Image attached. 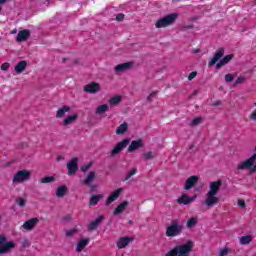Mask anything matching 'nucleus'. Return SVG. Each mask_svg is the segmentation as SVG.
<instances>
[{
	"label": "nucleus",
	"instance_id": "09e8293b",
	"mask_svg": "<svg viewBox=\"0 0 256 256\" xmlns=\"http://www.w3.org/2000/svg\"><path fill=\"white\" fill-rule=\"evenodd\" d=\"M157 95V92H152V93H150L149 95H148V97H147V100L148 101H151L152 99H153V97H155Z\"/></svg>",
	"mask_w": 256,
	"mask_h": 256
},
{
	"label": "nucleus",
	"instance_id": "c03bdc74",
	"mask_svg": "<svg viewBox=\"0 0 256 256\" xmlns=\"http://www.w3.org/2000/svg\"><path fill=\"white\" fill-rule=\"evenodd\" d=\"M75 233H77V230L75 229L66 230V237H72Z\"/></svg>",
	"mask_w": 256,
	"mask_h": 256
},
{
	"label": "nucleus",
	"instance_id": "b1692460",
	"mask_svg": "<svg viewBox=\"0 0 256 256\" xmlns=\"http://www.w3.org/2000/svg\"><path fill=\"white\" fill-rule=\"evenodd\" d=\"M123 101V96L121 95H114L109 100L108 103L110 107H116V105H119Z\"/></svg>",
	"mask_w": 256,
	"mask_h": 256
},
{
	"label": "nucleus",
	"instance_id": "72a5a7b5",
	"mask_svg": "<svg viewBox=\"0 0 256 256\" xmlns=\"http://www.w3.org/2000/svg\"><path fill=\"white\" fill-rule=\"evenodd\" d=\"M231 253V248L225 246L219 249L218 256H228Z\"/></svg>",
	"mask_w": 256,
	"mask_h": 256
},
{
	"label": "nucleus",
	"instance_id": "3c124183",
	"mask_svg": "<svg viewBox=\"0 0 256 256\" xmlns=\"http://www.w3.org/2000/svg\"><path fill=\"white\" fill-rule=\"evenodd\" d=\"M7 0H0V12L3 9L2 5H4V3H6Z\"/></svg>",
	"mask_w": 256,
	"mask_h": 256
},
{
	"label": "nucleus",
	"instance_id": "bb28decb",
	"mask_svg": "<svg viewBox=\"0 0 256 256\" xmlns=\"http://www.w3.org/2000/svg\"><path fill=\"white\" fill-rule=\"evenodd\" d=\"M197 223H199V218H197L196 216L190 217L186 221V227H187V229H193V228L197 227Z\"/></svg>",
	"mask_w": 256,
	"mask_h": 256
},
{
	"label": "nucleus",
	"instance_id": "412c9836",
	"mask_svg": "<svg viewBox=\"0 0 256 256\" xmlns=\"http://www.w3.org/2000/svg\"><path fill=\"white\" fill-rule=\"evenodd\" d=\"M143 147V140L138 139L131 142L127 151L128 153H133V151H137V149H141Z\"/></svg>",
	"mask_w": 256,
	"mask_h": 256
},
{
	"label": "nucleus",
	"instance_id": "9b49d317",
	"mask_svg": "<svg viewBox=\"0 0 256 256\" xmlns=\"http://www.w3.org/2000/svg\"><path fill=\"white\" fill-rule=\"evenodd\" d=\"M79 159L72 158L71 161L67 163L68 175H75L79 171Z\"/></svg>",
	"mask_w": 256,
	"mask_h": 256
},
{
	"label": "nucleus",
	"instance_id": "a18cd8bd",
	"mask_svg": "<svg viewBox=\"0 0 256 256\" xmlns=\"http://www.w3.org/2000/svg\"><path fill=\"white\" fill-rule=\"evenodd\" d=\"M197 77V72H191L188 76L189 81H193Z\"/></svg>",
	"mask_w": 256,
	"mask_h": 256
},
{
	"label": "nucleus",
	"instance_id": "2eb2a0df",
	"mask_svg": "<svg viewBox=\"0 0 256 256\" xmlns=\"http://www.w3.org/2000/svg\"><path fill=\"white\" fill-rule=\"evenodd\" d=\"M121 193H123V188H118L114 190L107 198L106 205H111V203H114V201H117L119 197L121 196Z\"/></svg>",
	"mask_w": 256,
	"mask_h": 256
},
{
	"label": "nucleus",
	"instance_id": "603ef678",
	"mask_svg": "<svg viewBox=\"0 0 256 256\" xmlns=\"http://www.w3.org/2000/svg\"><path fill=\"white\" fill-rule=\"evenodd\" d=\"M199 49L193 50L192 53H199Z\"/></svg>",
	"mask_w": 256,
	"mask_h": 256
},
{
	"label": "nucleus",
	"instance_id": "f704fd0d",
	"mask_svg": "<svg viewBox=\"0 0 256 256\" xmlns=\"http://www.w3.org/2000/svg\"><path fill=\"white\" fill-rule=\"evenodd\" d=\"M54 181H55V176H46L41 179L40 183L47 184V183H54Z\"/></svg>",
	"mask_w": 256,
	"mask_h": 256
},
{
	"label": "nucleus",
	"instance_id": "dca6fc26",
	"mask_svg": "<svg viewBox=\"0 0 256 256\" xmlns=\"http://www.w3.org/2000/svg\"><path fill=\"white\" fill-rule=\"evenodd\" d=\"M130 243H133V238L131 237H121L116 242V247L118 249H125Z\"/></svg>",
	"mask_w": 256,
	"mask_h": 256
},
{
	"label": "nucleus",
	"instance_id": "ea45409f",
	"mask_svg": "<svg viewBox=\"0 0 256 256\" xmlns=\"http://www.w3.org/2000/svg\"><path fill=\"white\" fill-rule=\"evenodd\" d=\"M93 164L90 162V163H87V164H85V165H83L82 167H81V171H83L84 173L85 172H87V171H89V169H91V166H92Z\"/></svg>",
	"mask_w": 256,
	"mask_h": 256
},
{
	"label": "nucleus",
	"instance_id": "c9c22d12",
	"mask_svg": "<svg viewBox=\"0 0 256 256\" xmlns=\"http://www.w3.org/2000/svg\"><path fill=\"white\" fill-rule=\"evenodd\" d=\"M16 203L19 207H25V205H27V200H25L24 198H18L16 200Z\"/></svg>",
	"mask_w": 256,
	"mask_h": 256
},
{
	"label": "nucleus",
	"instance_id": "37998d69",
	"mask_svg": "<svg viewBox=\"0 0 256 256\" xmlns=\"http://www.w3.org/2000/svg\"><path fill=\"white\" fill-rule=\"evenodd\" d=\"M11 67V64H9L8 62H5L1 65V70L2 71H9V68Z\"/></svg>",
	"mask_w": 256,
	"mask_h": 256
},
{
	"label": "nucleus",
	"instance_id": "ddd939ff",
	"mask_svg": "<svg viewBox=\"0 0 256 256\" xmlns=\"http://www.w3.org/2000/svg\"><path fill=\"white\" fill-rule=\"evenodd\" d=\"M38 223L39 218H31L23 223L22 229H24V231H33Z\"/></svg>",
	"mask_w": 256,
	"mask_h": 256
},
{
	"label": "nucleus",
	"instance_id": "9d476101",
	"mask_svg": "<svg viewBox=\"0 0 256 256\" xmlns=\"http://www.w3.org/2000/svg\"><path fill=\"white\" fill-rule=\"evenodd\" d=\"M78 119H79V114L77 113L70 114L62 120V127L69 128L71 125H75Z\"/></svg>",
	"mask_w": 256,
	"mask_h": 256
},
{
	"label": "nucleus",
	"instance_id": "423d86ee",
	"mask_svg": "<svg viewBox=\"0 0 256 256\" xmlns=\"http://www.w3.org/2000/svg\"><path fill=\"white\" fill-rule=\"evenodd\" d=\"M31 179V171L24 169L19 170L16 172L12 178L13 185H19L21 183H26V181H29Z\"/></svg>",
	"mask_w": 256,
	"mask_h": 256
},
{
	"label": "nucleus",
	"instance_id": "6e6552de",
	"mask_svg": "<svg viewBox=\"0 0 256 256\" xmlns=\"http://www.w3.org/2000/svg\"><path fill=\"white\" fill-rule=\"evenodd\" d=\"M11 249H15V242L7 241V237L5 235L0 236V255H5V253H9Z\"/></svg>",
	"mask_w": 256,
	"mask_h": 256
},
{
	"label": "nucleus",
	"instance_id": "f3484780",
	"mask_svg": "<svg viewBox=\"0 0 256 256\" xmlns=\"http://www.w3.org/2000/svg\"><path fill=\"white\" fill-rule=\"evenodd\" d=\"M131 67H133V62H126V63L118 64L115 67V73L117 75H119V73H125V71H129V69H131Z\"/></svg>",
	"mask_w": 256,
	"mask_h": 256
},
{
	"label": "nucleus",
	"instance_id": "f03ea898",
	"mask_svg": "<svg viewBox=\"0 0 256 256\" xmlns=\"http://www.w3.org/2000/svg\"><path fill=\"white\" fill-rule=\"evenodd\" d=\"M223 55H225V49L218 48L208 63L209 67L216 65V69H221V67H225L227 63L233 60V54H228L224 57Z\"/></svg>",
	"mask_w": 256,
	"mask_h": 256
},
{
	"label": "nucleus",
	"instance_id": "2f4dec72",
	"mask_svg": "<svg viewBox=\"0 0 256 256\" xmlns=\"http://www.w3.org/2000/svg\"><path fill=\"white\" fill-rule=\"evenodd\" d=\"M95 177H96L95 172L91 171L90 173H88L86 179L84 180V185H91V183L95 181Z\"/></svg>",
	"mask_w": 256,
	"mask_h": 256
},
{
	"label": "nucleus",
	"instance_id": "393cba45",
	"mask_svg": "<svg viewBox=\"0 0 256 256\" xmlns=\"http://www.w3.org/2000/svg\"><path fill=\"white\" fill-rule=\"evenodd\" d=\"M129 206V202L124 201L120 203L114 210V215H121V213L125 212V209Z\"/></svg>",
	"mask_w": 256,
	"mask_h": 256
},
{
	"label": "nucleus",
	"instance_id": "c85d7f7f",
	"mask_svg": "<svg viewBox=\"0 0 256 256\" xmlns=\"http://www.w3.org/2000/svg\"><path fill=\"white\" fill-rule=\"evenodd\" d=\"M103 221V216H99L98 218H96L95 220H93L89 225H88V229L89 231H94V229L96 227H99V223H101Z\"/></svg>",
	"mask_w": 256,
	"mask_h": 256
},
{
	"label": "nucleus",
	"instance_id": "5701e85b",
	"mask_svg": "<svg viewBox=\"0 0 256 256\" xmlns=\"http://www.w3.org/2000/svg\"><path fill=\"white\" fill-rule=\"evenodd\" d=\"M29 30H22L18 33L16 41H18V43H23V41H27L29 39Z\"/></svg>",
	"mask_w": 256,
	"mask_h": 256
},
{
	"label": "nucleus",
	"instance_id": "58836bf2",
	"mask_svg": "<svg viewBox=\"0 0 256 256\" xmlns=\"http://www.w3.org/2000/svg\"><path fill=\"white\" fill-rule=\"evenodd\" d=\"M136 174H137V168H132L126 175V179H131V177H133V175H136Z\"/></svg>",
	"mask_w": 256,
	"mask_h": 256
},
{
	"label": "nucleus",
	"instance_id": "0eeeda50",
	"mask_svg": "<svg viewBox=\"0 0 256 256\" xmlns=\"http://www.w3.org/2000/svg\"><path fill=\"white\" fill-rule=\"evenodd\" d=\"M181 231H183V225L177 221H173L166 229V237H177L181 235Z\"/></svg>",
	"mask_w": 256,
	"mask_h": 256
},
{
	"label": "nucleus",
	"instance_id": "f257e3e1",
	"mask_svg": "<svg viewBox=\"0 0 256 256\" xmlns=\"http://www.w3.org/2000/svg\"><path fill=\"white\" fill-rule=\"evenodd\" d=\"M222 185L223 182H221V180L209 183L208 191L204 200V203L207 207H215V205H219V202L221 201V197H219V191H221Z\"/></svg>",
	"mask_w": 256,
	"mask_h": 256
},
{
	"label": "nucleus",
	"instance_id": "a211bd4d",
	"mask_svg": "<svg viewBox=\"0 0 256 256\" xmlns=\"http://www.w3.org/2000/svg\"><path fill=\"white\" fill-rule=\"evenodd\" d=\"M89 241H90L89 238H80L76 242V252L81 253L82 251H85V247L89 245Z\"/></svg>",
	"mask_w": 256,
	"mask_h": 256
},
{
	"label": "nucleus",
	"instance_id": "e433bc0d",
	"mask_svg": "<svg viewBox=\"0 0 256 256\" xmlns=\"http://www.w3.org/2000/svg\"><path fill=\"white\" fill-rule=\"evenodd\" d=\"M233 79H235V74H226L225 75L226 83H232Z\"/></svg>",
	"mask_w": 256,
	"mask_h": 256
},
{
	"label": "nucleus",
	"instance_id": "6ab92c4d",
	"mask_svg": "<svg viewBox=\"0 0 256 256\" xmlns=\"http://www.w3.org/2000/svg\"><path fill=\"white\" fill-rule=\"evenodd\" d=\"M100 89H101V86L99 85V83H95V82L87 84L84 87V91H86V93H97L100 91Z\"/></svg>",
	"mask_w": 256,
	"mask_h": 256
},
{
	"label": "nucleus",
	"instance_id": "473e14b6",
	"mask_svg": "<svg viewBox=\"0 0 256 256\" xmlns=\"http://www.w3.org/2000/svg\"><path fill=\"white\" fill-rule=\"evenodd\" d=\"M103 199V194L94 195L90 199V205H97Z\"/></svg>",
	"mask_w": 256,
	"mask_h": 256
},
{
	"label": "nucleus",
	"instance_id": "f8f14e48",
	"mask_svg": "<svg viewBox=\"0 0 256 256\" xmlns=\"http://www.w3.org/2000/svg\"><path fill=\"white\" fill-rule=\"evenodd\" d=\"M198 182H199V176L197 175L190 176L189 178L186 179L183 189L185 191H189L193 189V187H195V185H197Z\"/></svg>",
	"mask_w": 256,
	"mask_h": 256
},
{
	"label": "nucleus",
	"instance_id": "aec40b11",
	"mask_svg": "<svg viewBox=\"0 0 256 256\" xmlns=\"http://www.w3.org/2000/svg\"><path fill=\"white\" fill-rule=\"evenodd\" d=\"M71 112V106L64 105L60 107L56 112V119H63L67 113Z\"/></svg>",
	"mask_w": 256,
	"mask_h": 256
},
{
	"label": "nucleus",
	"instance_id": "79ce46f5",
	"mask_svg": "<svg viewBox=\"0 0 256 256\" xmlns=\"http://www.w3.org/2000/svg\"><path fill=\"white\" fill-rule=\"evenodd\" d=\"M237 203H238V207H240V209H245V207H247V205L245 204V200H243V199H238Z\"/></svg>",
	"mask_w": 256,
	"mask_h": 256
},
{
	"label": "nucleus",
	"instance_id": "20e7f679",
	"mask_svg": "<svg viewBox=\"0 0 256 256\" xmlns=\"http://www.w3.org/2000/svg\"><path fill=\"white\" fill-rule=\"evenodd\" d=\"M177 17H179V14L172 13L167 16H164L160 19H158L155 23L156 29H163L165 27H169V25H173L175 21H177Z\"/></svg>",
	"mask_w": 256,
	"mask_h": 256
},
{
	"label": "nucleus",
	"instance_id": "7c9ffc66",
	"mask_svg": "<svg viewBox=\"0 0 256 256\" xmlns=\"http://www.w3.org/2000/svg\"><path fill=\"white\" fill-rule=\"evenodd\" d=\"M253 241V236L252 235H246L242 236L239 238V243L240 245H249Z\"/></svg>",
	"mask_w": 256,
	"mask_h": 256
},
{
	"label": "nucleus",
	"instance_id": "8fccbe9b",
	"mask_svg": "<svg viewBox=\"0 0 256 256\" xmlns=\"http://www.w3.org/2000/svg\"><path fill=\"white\" fill-rule=\"evenodd\" d=\"M116 19H117L118 21H123V19H125V15H124V14H118V15L116 16Z\"/></svg>",
	"mask_w": 256,
	"mask_h": 256
},
{
	"label": "nucleus",
	"instance_id": "de8ad7c7",
	"mask_svg": "<svg viewBox=\"0 0 256 256\" xmlns=\"http://www.w3.org/2000/svg\"><path fill=\"white\" fill-rule=\"evenodd\" d=\"M251 121H256V109L249 115Z\"/></svg>",
	"mask_w": 256,
	"mask_h": 256
},
{
	"label": "nucleus",
	"instance_id": "7ed1b4c3",
	"mask_svg": "<svg viewBox=\"0 0 256 256\" xmlns=\"http://www.w3.org/2000/svg\"><path fill=\"white\" fill-rule=\"evenodd\" d=\"M194 247L195 243L191 240H187L185 243L179 244L169 250L165 256H191Z\"/></svg>",
	"mask_w": 256,
	"mask_h": 256
},
{
	"label": "nucleus",
	"instance_id": "c756f323",
	"mask_svg": "<svg viewBox=\"0 0 256 256\" xmlns=\"http://www.w3.org/2000/svg\"><path fill=\"white\" fill-rule=\"evenodd\" d=\"M129 128V125L127 122L122 123L118 128L116 129V135H123L127 132V129Z\"/></svg>",
	"mask_w": 256,
	"mask_h": 256
},
{
	"label": "nucleus",
	"instance_id": "a19ab883",
	"mask_svg": "<svg viewBox=\"0 0 256 256\" xmlns=\"http://www.w3.org/2000/svg\"><path fill=\"white\" fill-rule=\"evenodd\" d=\"M241 83H245V76H239L236 81L235 85H241Z\"/></svg>",
	"mask_w": 256,
	"mask_h": 256
},
{
	"label": "nucleus",
	"instance_id": "4468645a",
	"mask_svg": "<svg viewBox=\"0 0 256 256\" xmlns=\"http://www.w3.org/2000/svg\"><path fill=\"white\" fill-rule=\"evenodd\" d=\"M197 199V195L189 196L187 194H182L178 199L177 203L180 205H191L192 202H194Z\"/></svg>",
	"mask_w": 256,
	"mask_h": 256
},
{
	"label": "nucleus",
	"instance_id": "39448f33",
	"mask_svg": "<svg viewBox=\"0 0 256 256\" xmlns=\"http://www.w3.org/2000/svg\"><path fill=\"white\" fill-rule=\"evenodd\" d=\"M256 153H254L250 158L240 162L237 169L240 171L246 170L250 173H255L256 171Z\"/></svg>",
	"mask_w": 256,
	"mask_h": 256
},
{
	"label": "nucleus",
	"instance_id": "4be33fe9",
	"mask_svg": "<svg viewBox=\"0 0 256 256\" xmlns=\"http://www.w3.org/2000/svg\"><path fill=\"white\" fill-rule=\"evenodd\" d=\"M26 69H27V61L25 60L18 62L14 67V71L15 73H17V75H21V73H23V71H25Z\"/></svg>",
	"mask_w": 256,
	"mask_h": 256
},
{
	"label": "nucleus",
	"instance_id": "4c0bfd02",
	"mask_svg": "<svg viewBox=\"0 0 256 256\" xmlns=\"http://www.w3.org/2000/svg\"><path fill=\"white\" fill-rule=\"evenodd\" d=\"M155 157H156V155L153 152H146L144 154V159H146V160L155 159Z\"/></svg>",
	"mask_w": 256,
	"mask_h": 256
},
{
	"label": "nucleus",
	"instance_id": "864d4df0",
	"mask_svg": "<svg viewBox=\"0 0 256 256\" xmlns=\"http://www.w3.org/2000/svg\"><path fill=\"white\" fill-rule=\"evenodd\" d=\"M254 106L256 107V102L254 103Z\"/></svg>",
	"mask_w": 256,
	"mask_h": 256
},
{
	"label": "nucleus",
	"instance_id": "cd10ccee",
	"mask_svg": "<svg viewBox=\"0 0 256 256\" xmlns=\"http://www.w3.org/2000/svg\"><path fill=\"white\" fill-rule=\"evenodd\" d=\"M109 111V104H101L95 109L96 115H104Z\"/></svg>",
	"mask_w": 256,
	"mask_h": 256
},
{
	"label": "nucleus",
	"instance_id": "a878e982",
	"mask_svg": "<svg viewBox=\"0 0 256 256\" xmlns=\"http://www.w3.org/2000/svg\"><path fill=\"white\" fill-rule=\"evenodd\" d=\"M67 191H69V188H67V186L65 185L59 186L56 189V197H58L59 199L63 198L64 196L67 195Z\"/></svg>",
	"mask_w": 256,
	"mask_h": 256
},
{
	"label": "nucleus",
	"instance_id": "1a4fd4ad",
	"mask_svg": "<svg viewBox=\"0 0 256 256\" xmlns=\"http://www.w3.org/2000/svg\"><path fill=\"white\" fill-rule=\"evenodd\" d=\"M129 143H131V140H129L128 138L118 142L110 152L111 157H115V155H119V153H121L123 149H126Z\"/></svg>",
	"mask_w": 256,
	"mask_h": 256
},
{
	"label": "nucleus",
	"instance_id": "49530a36",
	"mask_svg": "<svg viewBox=\"0 0 256 256\" xmlns=\"http://www.w3.org/2000/svg\"><path fill=\"white\" fill-rule=\"evenodd\" d=\"M203 120L201 118H194L192 120V125H199Z\"/></svg>",
	"mask_w": 256,
	"mask_h": 256
}]
</instances>
